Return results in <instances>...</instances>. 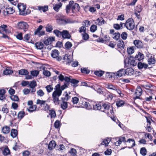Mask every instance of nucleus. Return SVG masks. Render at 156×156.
<instances>
[{
  "label": "nucleus",
  "mask_w": 156,
  "mask_h": 156,
  "mask_svg": "<svg viewBox=\"0 0 156 156\" xmlns=\"http://www.w3.org/2000/svg\"><path fill=\"white\" fill-rule=\"evenodd\" d=\"M124 104V101L122 100L118 101L116 102V105L119 107L122 106Z\"/></svg>",
  "instance_id": "nucleus-57"
},
{
  "label": "nucleus",
  "mask_w": 156,
  "mask_h": 156,
  "mask_svg": "<svg viewBox=\"0 0 156 156\" xmlns=\"http://www.w3.org/2000/svg\"><path fill=\"white\" fill-rule=\"evenodd\" d=\"M96 21L97 23V24L100 26L101 25L104 24L105 23V21L102 17H101L100 19L99 18H98L96 20Z\"/></svg>",
  "instance_id": "nucleus-30"
},
{
  "label": "nucleus",
  "mask_w": 156,
  "mask_h": 156,
  "mask_svg": "<svg viewBox=\"0 0 156 156\" xmlns=\"http://www.w3.org/2000/svg\"><path fill=\"white\" fill-rule=\"evenodd\" d=\"M10 98L12 101H18L19 100L18 96L16 95H12L10 96Z\"/></svg>",
  "instance_id": "nucleus-50"
},
{
  "label": "nucleus",
  "mask_w": 156,
  "mask_h": 156,
  "mask_svg": "<svg viewBox=\"0 0 156 156\" xmlns=\"http://www.w3.org/2000/svg\"><path fill=\"white\" fill-rule=\"evenodd\" d=\"M105 39L101 38H99L97 39V41L100 42L104 43H105L108 42L110 40V38L107 36H106L105 37Z\"/></svg>",
  "instance_id": "nucleus-20"
},
{
  "label": "nucleus",
  "mask_w": 156,
  "mask_h": 156,
  "mask_svg": "<svg viewBox=\"0 0 156 156\" xmlns=\"http://www.w3.org/2000/svg\"><path fill=\"white\" fill-rule=\"evenodd\" d=\"M120 35L119 33H115L112 34V38L115 40H118L120 37Z\"/></svg>",
  "instance_id": "nucleus-39"
},
{
  "label": "nucleus",
  "mask_w": 156,
  "mask_h": 156,
  "mask_svg": "<svg viewBox=\"0 0 156 156\" xmlns=\"http://www.w3.org/2000/svg\"><path fill=\"white\" fill-rule=\"evenodd\" d=\"M37 93V96L40 97H43L44 94V92L41 89H39Z\"/></svg>",
  "instance_id": "nucleus-47"
},
{
  "label": "nucleus",
  "mask_w": 156,
  "mask_h": 156,
  "mask_svg": "<svg viewBox=\"0 0 156 156\" xmlns=\"http://www.w3.org/2000/svg\"><path fill=\"white\" fill-rule=\"evenodd\" d=\"M17 27L19 29L23 30L24 31H26L28 30V25L26 22L21 21L18 23Z\"/></svg>",
  "instance_id": "nucleus-7"
},
{
  "label": "nucleus",
  "mask_w": 156,
  "mask_h": 156,
  "mask_svg": "<svg viewBox=\"0 0 156 156\" xmlns=\"http://www.w3.org/2000/svg\"><path fill=\"white\" fill-rule=\"evenodd\" d=\"M60 125V122L58 120H56L54 123L55 127L57 129L59 128Z\"/></svg>",
  "instance_id": "nucleus-61"
},
{
  "label": "nucleus",
  "mask_w": 156,
  "mask_h": 156,
  "mask_svg": "<svg viewBox=\"0 0 156 156\" xmlns=\"http://www.w3.org/2000/svg\"><path fill=\"white\" fill-rule=\"evenodd\" d=\"M121 38L123 40H126L127 37V34L126 32H123L121 34Z\"/></svg>",
  "instance_id": "nucleus-60"
},
{
  "label": "nucleus",
  "mask_w": 156,
  "mask_h": 156,
  "mask_svg": "<svg viewBox=\"0 0 156 156\" xmlns=\"http://www.w3.org/2000/svg\"><path fill=\"white\" fill-rule=\"evenodd\" d=\"M97 26L95 25H92L90 28V30L92 32H94L97 30Z\"/></svg>",
  "instance_id": "nucleus-49"
},
{
  "label": "nucleus",
  "mask_w": 156,
  "mask_h": 156,
  "mask_svg": "<svg viewBox=\"0 0 156 156\" xmlns=\"http://www.w3.org/2000/svg\"><path fill=\"white\" fill-rule=\"evenodd\" d=\"M126 74L125 70L122 69L118 71L116 73V75L119 77H121Z\"/></svg>",
  "instance_id": "nucleus-23"
},
{
  "label": "nucleus",
  "mask_w": 156,
  "mask_h": 156,
  "mask_svg": "<svg viewBox=\"0 0 156 156\" xmlns=\"http://www.w3.org/2000/svg\"><path fill=\"white\" fill-rule=\"evenodd\" d=\"M82 39L85 41H87L89 38V35L86 32L81 34Z\"/></svg>",
  "instance_id": "nucleus-32"
},
{
  "label": "nucleus",
  "mask_w": 156,
  "mask_h": 156,
  "mask_svg": "<svg viewBox=\"0 0 156 156\" xmlns=\"http://www.w3.org/2000/svg\"><path fill=\"white\" fill-rule=\"evenodd\" d=\"M140 154L143 156H145L147 153V150L145 147L141 148L140 151Z\"/></svg>",
  "instance_id": "nucleus-55"
},
{
  "label": "nucleus",
  "mask_w": 156,
  "mask_h": 156,
  "mask_svg": "<svg viewBox=\"0 0 156 156\" xmlns=\"http://www.w3.org/2000/svg\"><path fill=\"white\" fill-rule=\"evenodd\" d=\"M45 28L46 31L48 32H51L53 29L52 26L51 25L49 24H48L45 27Z\"/></svg>",
  "instance_id": "nucleus-41"
},
{
  "label": "nucleus",
  "mask_w": 156,
  "mask_h": 156,
  "mask_svg": "<svg viewBox=\"0 0 156 156\" xmlns=\"http://www.w3.org/2000/svg\"><path fill=\"white\" fill-rule=\"evenodd\" d=\"M126 74L129 76H131L134 74V70L131 68H128L125 70Z\"/></svg>",
  "instance_id": "nucleus-16"
},
{
  "label": "nucleus",
  "mask_w": 156,
  "mask_h": 156,
  "mask_svg": "<svg viewBox=\"0 0 156 156\" xmlns=\"http://www.w3.org/2000/svg\"><path fill=\"white\" fill-rule=\"evenodd\" d=\"M104 72L102 71H96L94 72V74L97 76H102Z\"/></svg>",
  "instance_id": "nucleus-59"
},
{
  "label": "nucleus",
  "mask_w": 156,
  "mask_h": 156,
  "mask_svg": "<svg viewBox=\"0 0 156 156\" xmlns=\"http://www.w3.org/2000/svg\"><path fill=\"white\" fill-rule=\"evenodd\" d=\"M38 9H39L41 11H43L45 12L47 11L48 9V6H38Z\"/></svg>",
  "instance_id": "nucleus-38"
},
{
  "label": "nucleus",
  "mask_w": 156,
  "mask_h": 156,
  "mask_svg": "<svg viewBox=\"0 0 156 156\" xmlns=\"http://www.w3.org/2000/svg\"><path fill=\"white\" fill-rule=\"evenodd\" d=\"M25 115V113L24 112L20 111L18 114V117L19 119H21Z\"/></svg>",
  "instance_id": "nucleus-54"
},
{
  "label": "nucleus",
  "mask_w": 156,
  "mask_h": 156,
  "mask_svg": "<svg viewBox=\"0 0 156 156\" xmlns=\"http://www.w3.org/2000/svg\"><path fill=\"white\" fill-rule=\"evenodd\" d=\"M148 65L147 64L142 63L141 62H139L138 64V67L139 69H146L148 67Z\"/></svg>",
  "instance_id": "nucleus-17"
},
{
  "label": "nucleus",
  "mask_w": 156,
  "mask_h": 156,
  "mask_svg": "<svg viewBox=\"0 0 156 156\" xmlns=\"http://www.w3.org/2000/svg\"><path fill=\"white\" fill-rule=\"evenodd\" d=\"M39 74V71L37 70H34L30 72V74L34 76H37Z\"/></svg>",
  "instance_id": "nucleus-43"
},
{
  "label": "nucleus",
  "mask_w": 156,
  "mask_h": 156,
  "mask_svg": "<svg viewBox=\"0 0 156 156\" xmlns=\"http://www.w3.org/2000/svg\"><path fill=\"white\" fill-rule=\"evenodd\" d=\"M35 46L38 49H41L43 48L44 44L43 43L41 42H38L36 43Z\"/></svg>",
  "instance_id": "nucleus-26"
},
{
  "label": "nucleus",
  "mask_w": 156,
  "mask_h": 156,
  "mask_svg": "<svg viewBox=\"0 0 156 156\" xmlns=\"http://www.w3.org/2000/svg\"><path fill=\"white\" fill-rule=\"evenodd\" d=\"M59 52L58 51L55 49L52 51L51 55L52 58H55L57 61H59L63 60L62 61L63 62H66V64L67 65H69L72 61L71 56L68 55H65L63 57L59 56Z\"/></svg>",
  "instance_id": "nucleus-1"
},
{
  "label": "nucleus",
  "mask_w": 156,
  "mask_h": 156,
  "mask_svg": "<svg viewBox=\"0 0 156 156\" xmlns=\"http://www.w3.org/2000/svg\"><path fill=\"white\" fill-rule=\"evenodd\" d=\"M56 145V144L55 141L54 140H52L49 142L48 148L50 150H52L55 147Z\"/></svg>",
  "instance_id": "nucleus-18"
},
{
  "label": "nucleus",
  "mask_w": 156,
  "mask_h": 156,
  "mask_svg": "<svg viewBox=\"0 0 156 156\" xmlns=\"http://www.w3.org/2000/svg\"><path fill=\"white\" fill-rule=\"evenodd\" d=\"M37 86L36 82L35 81H31L29 84L30 87H35Z\"/></svg>",
  "instance_id": "nucleus-63"
},
{
  "label": "nucleus",
  "mask_w": 156,
  "mask_h": 156,
  "mask_svg": "<svg viewBox=\"0 0 156 156\" xmlns=\"http://www.w3.org/2000/svg\"><path fill=\"white\" fill-rule=\"evenodd\" d=\"M18 135V132L16 129H12L11 132V136L13 138L16 137Z\"/></svg>",
  "instance_id": "nucleus-34"
},
{
  "label": "nucleus",
  "mask_w": 156,
  "mask_h": 156,
  "mask_svg": "<svg viewBox=\"0 0 156 156\" xmlns=\"http://www.w3.org/2000/svg\"><path fill=\"white\" fill-rule=\"evenodd\" d=\"M53 33L58 37H59L61 36H62V32H60L58 30H54L53 31Z\"/></svg>",
  "instance_id": "nucleus-42"
},
{
  "label": "nucleus",
  "mask_w": 156,
  "mask_h": 156,
  "mask_svg": "<svg viewBox=\"0 0 156 156\" xmlns=\"http://www.w3.org/2000/svg\"><path fill=\"white\" fill-rule=\"evenodd\" d=\"M110 139L109 138L108 139H105L103 140V141H102L101 144L105 145V146H107L110 142Z\"/></svg>",
  "instance_id": "nucleus-36"
},
{
  "label": "nucleus",
  "mask_w": 156,
  "mask_h": 156,
  "mask_svg": "<svg viewBox=\"0 0 156 156\" xmlns=\"http://www.w3.org/2000/svg\"><path fill=\"white\" fill-rule=\"evenodd\" d=\"M144 58V55L141 53L139 52L137 55L135 56V59L136 60L140 61Z\"/></svg>",
  "instance_id": "nucleus-24"
},
{
  "label": "nucleus",
  "mask_w": 156,
  "mask_h": 156,
  "mask_svg": "<svg viewBox=\"0 0 156 156\" xmlns=\"http://www.w3.org/2000/svg\"><path fill=\"white\" fill-rule=\"evenodd\" d=\"M79 29V31L81 34L86 32V28L85 27L82 26Z\"/></svg>",
  "instance_id": "nucleus-46"
},
{
  "label": "nucleus",
  "mask_w": 156,
  "mask_h": 156,
  "mask_svg": "<svg viewBox=\"0 0 156 156\" xmlns=\"http://www.w3.org/2000/svg\"><path fill=\"white\" fill-rule=\"evenodd\" d=\"M134 44L138 48H143V45L142 42L139 40H135L133 42Z\"/></svg>",
  "instance_id": "nucleus-14"
},
{
  "label": "nucleus",
  "mask_w": 156,
  "mask_h": 156,
  "mask_svg": "<svg viewBox=\"0 0 156 156\" xmlns=\"http://www.w3.org/2000/svg\"><path fill=\"white\" fill-rule=\"evenodd\" d=\"M117 45L118 48L121 50L123 49L125 47L124 43L122 41H119Z\"/></svg>",
  "instance_id": "nucleus-29"
},
{
  "label": "nucleus",
  "mask_w": 156,
  "mask_h": 156,
  "mask_svg": "<svg viewBox=\"0 0 156 156\" xmlns=\"http://www.w3.org/2000/svg\"><path fill=\"white\" fill-rule=\"evenodd\" d=\"M37 108V106L36 105H32L30 106L29 108H27V110L30 112H33L36 110Z\"/></svg>",
  "instance_id": "nucleus-33"
},
{
  "label": "nucleus",
  "mask_w": 156,
  "mask_h": 156,
  "mask_svg": "<svg viewBox=\"0 0 156 156\" xmlns=\"http://www.w3.org/2000/svg\"><path fill=\"white\" fill-rule=\"evenodd\" d=\"M62 4L60 2L59 4H55L53 7V9L55 10L56 12H58L59 9L61 7Z\"/></svg>",
  "instance_id": "nucleus-40"
},
{
  "label": "nucleus",
  "mask_w": 156,
  "mask_h": 156,
  "mask_svg": "<svg viewBox=\"0 0 156 156\" xmlns=\"http://www.w3.org/2000/svg\"><path fill=\"white\" fill-rule=\"evenodd\" d=\"M134 50L133 47L128 48L127 52L129 54L131 55L134 52Z\"/></svg>",
  "instance_id": "nucleus-51"
},
{
  "label": "nucleus",
  "mask_w": 156,
  "mask_h": 156,
  "mask_svg": "<svg viewBox=\"0 0 156 156\" xmlns=\"http://www.w3.org/2000/svg\"><path fill=\"white\" fill-rule=\"evenodd\" d=\"M10 153V150L8 148H5L3 151V154L5 156L8 155Z\"/></svg>",
  "instance_id": "nucleus-48"
},
{
  "label": "nucleus",
  "mask_w": 156,
  "mask_h": 156,
  "mask_svg": "<svg viewBox=\"0 0 156 156\" xmlns=\"http://www.w3.org/2000/svg\"><path fill=\"white\" fill-rule=\"evenodd\" d=\"M55 90L54 91L55 92H61L62 93V91L61 90L60 85L59 84H58L55 86Z\"/></svg>",
  "instance_id": "nucleus-53"
},
{
  "label": "nucleus",
  "mask_w": 156,
  "mask_h": 156,
  "mask_svg": "<svg viewBox=\"0 0 156 156\" xmlns=\"http://www.w3.org/2000/svg\"><path fill=\"white\" fill-rule=\"evenodd\" d=\"M47 101L37 99V100L36 104L37 105H40L41 107H43L44 110L48 111L49 110L50 106L46 103Z\"/></svg>",
  "instance_id": "nucleus-5"
},
{
  "label": "nucleus",
  "mask_w": 156,
  "mask_h": 156,
  "mask_svg": "<svg viewBox=\"0 0 156 156\" xmlns=\"http://www.w3.org/2000/svg\"><path fill=\"white\" fill-rule=\"evenodd\" d=\"M62 37L64 39H70L71 37L70 34L67 30H63L62 31Z\"/></svg>",
  "instance_id": "nucleus-12"
},
{
  "label": "nucleus",
  "mask_w": 156,
  "mask_h": 156,
  "mask_svg": "<svg viewBox=\"0 0 156 156\" xmlns=\"http://www.w3.org/2000/svg\"><path fill=\"white\" fill-rule=\"evenodd\" d=\"M13 73V71L8 68H6L3 71V73L5 75H10Z\"/></svg>",
  "instance_id": "nucleus-31"
},
{
  "label": "nucleus",
  "mask_w": 156,
  "mask_h": 156,
  "mask_svg": "<svg viewBox=\"0 0 156 156\" xmlns=\"http://www.w3.org/2000/svg\"><path fill=\"white\" fill-rule=\"evenodd\" d=\"M80 107L86 108L88 110L91 109L94 105L90 104L89 102H87L86 99L83 98L80 99Z\"/></svg>",
  "instance_id": "nucleus-4"
},
{
  "label": "nucleus",
  "mask_w": 156,
  "mask_h": 156,
  "mask_svg": "<svg viewBox=\"0 0 156 156\" xmlns=\"http://www.w3.org/2000/svg\"><path fill=\"white\" fill-rule=\"evenodd\" d=\"M55 41V37H49L45 39L44 41V43L45 44L47 45L50 44Z\"/></svg>",
  "instance_id": "nucleus-15"
},
{
  "label": "nucleus",
  "mask_w": 156,
  "mask_h": 156,
  "mask_svg": "<svg viewBox=\"0 0 156 156\" xmlns=\"http://www.w3.org/2000/svg\"><path fill=\"white\" fill-rule=\"evenodd\" d=\"M61 92H58L54 91L52 94V98H53V101L54 103L57 104L58 103L59 97L62 94Z\"/></svg>",
  "instance_id": "nucleus-8"
},
{
  "label": "nucleus",
  "mask_w": 156,
  "mask_h": 156,
  "mask_svg": "<svg viewBox=\"0 0 156 156\" xmlns=\"http://www.w3.org/2000/svg\"><path fill=\"white\" fill-rule=\"evenodd\" d=\"M5 90L4 89L0 90V100L4 101L5 100L6 98V96L5 95Z\"/></svg>",
  "instance_id": "nucleus-13"
},
{
  "label": "nucleus",
  "mask_w": 156,
  "mask_h": 156,
  "mask_svg": "<svg viewBox=\"0 0 156 156\" xmlns=\"http://www.w3.org/2000/svg\"><path fill=\"white\" fill-rule=\"evenodd\" d=\"M10 131V128L7 126H4L2 128V131L4 134H7Z\"/></svg>",
  "instance_id": "nucleus-27"
},
{
  "label": "nucleus",
  "mask_w": 156,
  "mask_h": 156,
  "mask_svg": "<svg viewBox=\"0 0 156 156\" xmlns=\"http://www.w3.org/2000/svg\"><path fill=\"white\" fill-rule=\"evenodd\" d=\"M71 154L73 156H75L76 153V150L73 148H72L69 151Z\"/></svg>",
  "instance_id": "nucleus-62"
},
{
  "label": "nucleus",
  "mask_w": 156,
  "mask_h": 156,
  "mask_svg": "<svg viewBox=\"0 0 156 156\" xmlns=\"http://www.w3.org/2000/svg\"><path fill=\"white\" fill-rule=\"evenodd\" d=\"M43 26L42 25L39 26L34 31V35H37L39 36L44 35L45 34V31L44 30H41Z\"/></svg>",
  "instance_id": "nucleus-9"
},
{
  "label": "nucleus",
  "mask_w": 156,
  "mask_h": 156,
  "mask_svg": "<svg viewBox=\"0 0 156 156\" xmlns=\"http://www.w3.org/2000/svg\"><path fill=\"white\" fill-rule=\"evenodd\" d=\"M72 44L71 42L68 41L66 43L65 47L66 48L69 49L72 46Z\"/></svg>",
  "instance_id": "nucleus-58"
},
{
  "label": "nucleus",
  "mask_w": 156,
  "mask_h": 156,
  "mask_svg": "<svg viewBox=\"0 0 156 156\" xmlns=\"http://www.w3.org/2000/svg\"><path fill=\"white\" fill-rule=\"evenodd\" d=\"M4 14L5 15V13L6 14H12L15 12V10L11 8H6L5 10H4Z\"/></svg>",
  "instance_id": "nucleus-22"
},
{
  "label": "nucleus",
  "mask_w": 156,
  "mask_h": 156,
  "mask_svg": "<svg viewBox=\"0 0 156 156\" xmlns=\"http://www.w3.org/2000/svg\"><path fill=\"white\" fill-rule=\"evenodd\" d=\"M7 28V25H3L0 26V33L2 34L3 31L6 32L7 29L6 28Z\"/></svg>",
  "instance_id": "nucleus-35"
},
{
  "label": "nucleus",
  "mask_w": 156,
  "mask_h": 156,
  "mask_svg": "<svg viewBox=\"0 0 156 156\" xmlns=\"http://www.w3.org/2000/svg\"><path fill=\"white\" fill-rule=\"evenodd\" d=\"M82 25L83 26L88 27L90 25V22L88 20H85L83 22Z\"/></svg>",
  "instance_id": "nucleus-44"
},
{
  "label": "nucleus",
  "mask_w": 156,
  "mask_h": 156,
  "mask_svg": "<svg viewBox=\"0 0 156 156\" xmlns=\"http://www.w3.org/2000/svg\"><path fill=\"white\" fill-rule=\"evenodd\" d=\"M45 88H46L47 92L48 93H50L52 91L53 89V87L51 85H47L45 87Z\"/></svg>",
  "instance_id": "nucleus-52"
},
{
  "label": "nucleus",
  "mask_w": 156,
  "mask_h": 156,
  "mask_svg": "<svg viewBox=\"0 0 156 156\" xmlns=\"http://www.w3.org/2000/svg\"><path fill=\"white\" fill-rule=\"evenodd\" d=\"M49 111L50 112V115L51 116V118H55L56 116L55 111L53 110H49Z\"/></svg>",
  "instance_id": "nucleus-56"
},
{
  "label": "nucleus",
  "mask_w": 156,
  "mask_h": 156,
  "mask_svg": "<svg viewBox=\"0 0 156 156\" xmlns=\"http://www.w3.org/2000/svg\"><path fill=\"white\" fill-rule=\"evenodd\" d=\"M126 28L129 30H133L135 27L134 23L133 20L131 18L128 19L125 23Z\"/></svg>",
  "instance_id": "nucleus-6"
},
{
  "label": "nucleus",
  "mask_w": 156,
  "mask_h": 156,
  "mask_svg": "<svg viewBox=\"0 0 156 156\" xmlns=\"http://www.w3.org/2000/svg\"><path fill=\"white\" fill-rule=\"evenodd\" d=\"M142 89L140 87L138 86L137 87L135 93V94L136 95L135 99H136L139 98V97L142 94Z\"/></svg>",
  "instance_id": "nucleus-11"
},
{
  "label": "nucleus",
  "mask_w": 156,
  "mask_h": 156,
  "mask_svg": "<svg viewBox=\"0 0 156 156\" xmlns=\"http://www.w3.org/2000/svg\"><path fill=\"white\" fill-rule=\"evenodd\" d=\"M18 8L20 12V14L22 15H25V10L26 7L23 3H20L18 5Z\"/></svg>",
  "instance_id": "nucleus-10"
},
{
  "label": "nucleus",
  "mask_w": 156,
  "mask_h": 156,
  "mask_svg": "<svg viewBox=\"0 0 156 156\" xmlns=\"http://www.w3.org/2000/svg\"><path fill=\"white\" fill-rule=\"evenodd\" d=\"M105 87L107 88L114 90L116 89L117 86L116 85H114L111 83H105Z\"/></svg>",
  "instance_id": "nucleus-21"
},
{
  "label": "nucleus",
  "mask_w": 156,
  "mask_h": 156,
  "mask_svg": "<svg viewBox=\"0 0 156 156\" xmlns=\"http://www.w3.org/2000/svg\"><path fill=\"white\" fill-rule=\"evenodd\" d=\"M155 60L153 56H151L148 59V62L149 65L154 64L155 62Z\"/></svg>",
  "instance_id": "nucleus-25"
},
{
  "label": "nucleus",
  "mask_w": 156,
  "mask_h": 156,
  "mask_svg": "<svg viewBox=\"0 0 156 156\" xmlns=\"http://www.w3.org/2000/svg\"><path fill=\"white\" fill-rule=\"evenodd\" d=\"M127 63L129 65V66H136V62L135 60L133 58H130L129 59Z\"/></svg>",
  "instance_id": "nucleus-19"
},
{
  "label": "nucleus",
  "mask_w": 156,
  "mask_h": 156,
  "mask_svg": "<svg viewBox=\"0 0 156 156\" xmlns=\"http://www.w3.org/2000/svg\"><path fill=\"white\" fill-rule=\"evenodd\" d=\"M70 81V82L73 84V86H76V85L78 83V81L74 79H72Z\"/></svg>",
  "instance_id": "nucleus-64"
},
{
  "label": "nucleus",
  "mask_w": 156,
  "mask_h": 156,
  "mask_svg": "<svg viewBox=\"0 0 156 156\" xmlns=\"http://www.w3.org/2000/svg\"><path fill=\"white\" fill-rule=\"evenodd\" d=\"M62 20L65 23H74V21L71 20L70 19H62Z\"/></svg>",
  "instance_id": "nucleus-37"
},
{
  "label": "nucleus",
  "mask_w": 156,
  "mask_h": 156,
  "mask_svg": "<svg viewBox=\"0 0 156 156\" xmlns=\"http://www.w3.org/2000/svg\"><path fill=\"white\" fill-rule=\"evenodd\" d=\"M77 8H78V4L74 3L73 1H71L69 4L66 6V12L67 13H69L71 9L72 13L76 14L78 10Z\"/></svg>",
  "instance_id": "nucleus-3"
},
{
  "label": "nucleus",
  "mask_w": 156,
  "mask_h": 156,
  "mask_svg": "<svg viewBox=\"0 0 156 156\" xmlns=\"http://www.w3.org/2000/svg\"><path fill=\"white\" fill-rule=\"evenodd\" d=\"M19 74L22 75H28L29 73L27 70L22 69L19 70Z\"/></svg>",
  "instance_id": "nucleus-28"
},
{
  "label": "nucleus",
  "mask_w": 156,
  "mask_h": 156,
  "mask_svg": "<svg viewBox=\"0 0 156 156\" xmlns=\"http://www.w3.org/2000/svg\"><path fill=\"white\" fill-rule=\"evenodd\" d=\"M61 107L63 109H66L68 107L67 103L63 101L62 103L61 104Z\"/></svg>",
  "instance_id": "nucleus-45"
},
{
  "label": "nucleus",
  "mask_w": 156,
  "mask_h": 156,
  "mask_svg": "<svg viewBox=\"0 0 156 156\" xmlns=\"http://www.w3.org/2000/svg\"><path fill=\"white\" fill-rule=\"evenodd\" d=\"M93 109L95 110H101L108 115L110 113L113 115L114 114L113 107H110L108 103L104 104L102 106L99 104H96L93 105Z\"/></svg>",
  "instance_id": "nucleus-2"
}]
</instances>
